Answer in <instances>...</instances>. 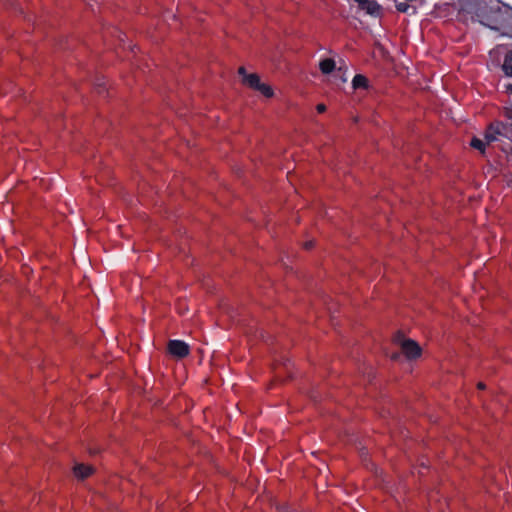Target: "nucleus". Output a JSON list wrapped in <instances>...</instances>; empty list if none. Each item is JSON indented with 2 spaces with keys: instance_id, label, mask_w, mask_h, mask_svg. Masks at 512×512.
<instances>
[{
  "instance_id": "f257e3e1",
  "label": "nucleus",
  "mask_w": 512,
  "mask_h": 512,
  "mask_svg": "<svg viewBox=\"0 0 512 512\" xmlns=\"http://www.w3.org/2000/svg\"><path fill=\"white\" fill-rule=\"evenodd\" d=\"M480 6L476 12L479 22L490 29L500 30L507 25V12L493 0H479Z\"/></svg>"
},
{
  "instance_id": "f03ea898",
  "label": "nucleus",
  "mask_w": 512,
  "mask_h": 512,
  "mask_svg": "<svg viewBox=\"0 0 512 512\" xmlns=\"http://www.w3.org/2000/svg\"><path fill=\"white\" fill-rule=\"evenodd\" d=\"M501 137H510L508 126L501 122H496L488 127L485 132L484 139L474 137L470 144L473 148L484 153L486 145L500 140Z\"/></svg>"
},
{
  "instance_id": "7ed1b4c3",
  "label": "nucleus",
  "mask_w": 512,
  "mask_h": 512,
  "mask_svg": "<svg viewBox=\"0 0 512 512\" xmlns=\"http://www.w3.org/2000/svg\"><path fill=\"white\" fill-rule=\"evenodd\" d=\"M401 353L408 360H416L422 355V348L420 345L412 339H403L400 342Z\"/></svg>"
},
{
  "instance_id": "20e7f679",
  "label": "nucleus",
  "mask_w": 512,
  "mask_h": 512,
  "mask_svg": "<svg viewBox=\"0 0 512 512\" xmlns=\"http://www.w3.org/2000/svg\"><path fill=\"white\" fill-rule=\"evenodd\" d=\"M167 350L178 359H183L190 354L189 345L180 340H170L167 344Z\"/></svg>"
},
{
  "instance_id": "39448f33",
  "label": "nucleus",
  "mask_w": 512,
  "mask_h": 512,
  "mask_svg": "<svg viewBox=\"0 0 512 512\" xmlns=\"http://www.w3.org/2000/svg\"><path fill=\"white\" fill-rule=\"evenodd\" d=\"M95 472V468L92 465L79 463L73 467V474L79 480H85Z\"/></svg>"
},
{
  "instance_id": "423d86ee",
  "label": "nucleus",
  "mask_w": 512,
  "mask_h": 512,
  "mask_svg": "<svg viewBox=\"0 0 512 512\" xmlns=\"http://www.w3.org/2000/svg\"><path fill=\"white\" fill-rule=\"evenodd\" d=\"M359 6L366 10L369 14H375L379 10L378 4L375 2V0H355Z\"/></svg>"
},
{
  "instance_id": "0eeeda50",
  "label": "nucleus",
  "mask_w": 512,
  "mask_h": 512,
  "mask_svg": "<svg viewBox=\"0 0 512 512\" xmlns=\"http://www.w3.org/2000/svg\"><path fill=\"white\" fill-rule=\"evenodd\" d=\"M336 67V63L331 58H326L320 61L319 68L322 73L329 74L331 73Z\"/></svg>"
},
{
  "instance_id": "6e6552de",
  "label": "nucleus",
  "mask_w": 512,
  "mask_h": 512,
  "mask_svg": "<svg viewBox=\"0 0 512 512\" xmlns=\"http://www.w3.org/2000/svg\"><path fill=\"white\" fill-rule=\"evenodd\" d=\"M242 81L245 85L249 86L250 88H252L254 90H256L258 88L259 84L261 83L259 76L254 73L245 75V77Z\"/></svg>"
},
{
  "instance_id": "1a4fd4ad",
  "label": "nucleus",
  "mask_w": 512,
  "mask_h": 512,
  "mask_svg": "<svg viewBox=\"0 0 512 512\" xmlns=\"http://www.w3.org/2000/svg\"><path fill=\"white\" fill-rule=\"evenodd\" d=\"M352 85L354 89L366 88L368 80L365 76L358 74L353 78Z\"/></svg>"
},
{
  "instance_id": "9d476101",
  "label": "nucleus",
  "mask_w": 512,
  "mask_h": 512,
  "mask_svg": "<svg viewBox=\"0 0 512 512\" xmlns=\"http://www.w3.org/2000/svg\"><path fill=\"white\" fill-rule=\"evenodd\" d=\"M503 70L506 75L512 76V50L508 52L505 56Z\"/></svg>"
},
{
  "instance_id": "9b49d317",
  "label": "nucleus",
  "mask_w": 512,
  "mask_h": 512,
  "mask_svg": "<svg viewBox=\"0 0 512 512\" xmlns=\"http://www.w3.org/2000/svg\"><path fill=\"white\" fill-rule=\"evenodd\" d=\"M256 90L259 91L263 96H265L267 98H271L274 95V91H273L272 87L269 86L268 84H265L262 82L259 84V86Z\"/></svg>"
},
{
  "instance_id": "f8f14e48",
  "label": "nucleus",
  "mask_w": 512,
  "mask_h": 512,
  "mask_svg": "<svg viewBox=\"0 0 512 512\" xmlns=\"http://www.w3.org/2000/svg\"><path fill=\"white\" fill-rule=\"evenodd\" d=\"M396 8L399 12H402V13H410V9L412 10V12H411L412 14H414L416 12V8L413 6H410L407 1H405V2L397 1Z\"/></svg>"
},
{
  "instance_id": "ddd939ff",
  "label": "nucleus",
  "mask_w": 512,
  "mask_h": 512,
  "mask_svg": "<svg viewBox=\"0 0 512 512\" xmlns=\"http://www.w3.org/2000/svg\"><path fill=\"white\" fill-rule=\"evenodd\" d=\"M505 115L512 120V107L511 108H507L506 109V112H505ZM508 130H509V133H510V137H512V126L511 127H508Z\"/></svg>"
},
{
  "instance_id": "4468645a",
  "label": "nucleus",
  "mask_w": 512,
  "mask_h": 512,
  "mask_svg": "<svg viewBox=\"0 0 512 512\" xmlns=\"http://www.w3.org/2000/svg\"><path fill=\"white\" fill-rule=\"evenodd\" d=\"M316 110L319 112V113H323L326 111V106L324 104H318L316 106Z\"/></svg>"
},
{
  "instance_id": "2eb2a0df",
  "label": "nucleus",
  "mask_w": 512,
  "mask_h": 512,
  "mask_svg": "<svg viewBox=\"0 0 512 512\" xmlns=\"http://www.w3.org/2000/svg\"><path fill=\"white\" fill-rule=\"evenodd\" d=\"M313 245H314V242L312 240L304 243V247L307 251H309Z\"/></svg>"
},
{
  "instance_id": "dca6fc26",
  "label": "nucleus",
  "mask_w": 512,
  "mask_h": 512,
  "mask_svg": "<svg viewBox=\"0 0 512 512\" xmlns=\"http://www.w3.org/2000/svg\"><path fill=\"white\" fill-rule=\"evenodd\" d=\"M238 73H239V75H241L243 78L245 77V75H248V74L246 73V70H245V68H244V67H240V68L238 69Z\"/></svg>"
},
{
  "instance_id": "f3484780",
  "label": "nucleus",
  "mask_w": 512,
  "mask_h": 512,
  "mask_svg": "<svg viewBox=\"0 0 512 512\" xmlns=\"http://www.w3.org/2000/svg\"><path fill=\"white\" fill-rule=\"evenodd\" d=\"M477 389H479V390H484V389H486V384H485V383H483V382H478V383H477Z\"/></svg>"
},
{
  "instance_id": "a211bd4d",
  "label": "nucleus",
  "mask_w": 512,
  "mask_h": 512,
  "mask_svg": "<svg viewBox=\"0 0 512 512\" xmlns=\"http://www.w3.org/2000/svg\"><path fill=\"white\" fill-rule=\"evenodd\" d=\"M507 91H509L512 94V85L507 86Z\"/></svg>"
},
{
  "instance_id": "6ab92c4d",
  "label": "nucleus",
  "mask_w": 512,
  "mask_h": 512,
  "mask_svg": "<svg viewBox=\"0 0 512 512\" xmlns=\"http://www.w3.org/2000/svg\"><path fill=\"white\" fill-rule=\"evenodd\" d=\"M393 360L397 359V354H393L391 357Z\"/></svg>"
}]
</instances>
